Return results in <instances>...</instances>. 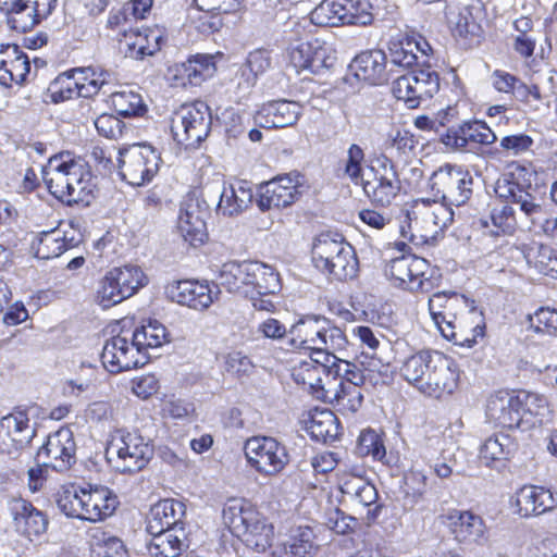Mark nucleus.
<instances>
[{
	"label": "nucleus",
	"instance_id": "1",
	"mask_svg": "<svg viewBox=\"0 0 557 557\" xmlns=\"http://www.w3.org/2000/svg\"><path fill=\"white\" fill-rule=\"evenodd\" d=\"M533 173L523 166L503 174L495 183V194L515 205H520L530 221L529 230L557 238V216L549 213V205L531 178Z\"/></svg>",
	"mask_w": 557,
	"mask_h": 557
},
{
	"label": "nucleus",
	"instance_id": "2",
	"mask_svg": "<svg viewBox=\"0 0 557 557\" xmlns=\"http://www.w3.org/2000/svg\"><path fill=\"white\" fill-rule=\"evenodd\" d=\"M364 150L357 144H351L341 161V177L354 185H360L364 195L376 206L387 207L398 196L401 183L394 162L382 154L371 166L372 178L364 180Z\"/></svg>",
	"mask_w": 557,
	"mask_h": 557
},
{
	"label": "nucleus",
	"instance_id": "3",
	"mask_svg": "<svg viewBox=\"0 0 557 557\" xmlns=\"http://www.w3.org/2000/svg\"><path fill=\"white\" fill-rule=\"evenodd\" d=\"M58 508L71 518L90 522L111 517L117 505L116 495L106 486H63L57 494Z\"/></svg>",
	"mask_w": 557,
	"mask_h": 557
},
{
	"label": "nucleus",
	"instance_id": "4",
	"mask_svg": "<svg viewBox=\"0 0 557 557\" xmlns=\"http://www.w3.org/2000/svg\"><path fill=\"white\" fill-rule=\"evenodd\" d=\"M311 259L314 268L331 281L352 280L359 271L354 247L338 234H319L312 244Z\"/></svg>",
	"mask_w": 557,
	"mask_h": 557
},
{
	"label": "nucleus",
	"instance_id": "5",
	"mask_svg": "<svg viewBox=\"0 0 557 557\" xmlns=\"http://www.w3.org/2000/svg\"><path fill=\"white\" fill-rule=\"evenodd\" d=\"M222 518L230 531L249 548L264 552L272 543L274 529L267 519L243 500H231Z\"/></svg>",
	"mask_w": 557,
	"mask_h": 557
},
{
	"label": "nucleus",
	"instance_id": "6",
	"mask_svg": "<svg viewBox=\"0 0 557 557\" xmlns=\"http://www.w3.org/2000/svg\"><path fill=\"white\" fill-rule=\"evenodd\" d=\"M154 454L150 440L138 433L115 432L109 442L106 456L121 473H137L145 469Z\"/></svg>",
	"mask_w": 557,
	"mask_h": 557
},
{
	"label": "nucleus",
	"instance_id": "7",
	"mask_svg": "<svg viewBox=\"0 0 557 557\" xmlns=\"http://www.w3.org/2000/svg\"><path fill=\"white\" fill-rule=\"evenodd\" d=\"M147 284V276L138 265L113 268L99 282L95 300L103 309L132 297Z\"/></svg>",
	"mask_w": 557,
	"mask_h": 557
},
{
	"label": "nucleus",
	"instance_id": "8",
	"mask_svg": "<svg viewBox=\"0 0 557 557\" xmlns=\"http://www.w3.org/2000/svg\"><path fill=\"white\" fill-rule=\"evenodd\" d=\"M119 173L132 186H143L156 176L160 153L150 145L134 144L119 149Z\"/></svg>",
	"mask_w": 557,
	"mask_h": 557
},
{
	"label": "nucleus",
	"instance_id": "9",
	"mask_svg": "<svg viewBox=\"0 0 557 557\" xmlns=\"http://www.w3.org/2000/svg\"><path fill=\"white\" fill-rule=\"evenodd\" d=\"M210 128V109L202 101L182 106L175 112L171 124L174 139L187 149L197 148L207 138Z\"/></svg>",
	"mask_w": 557,
	"mask_h": 557
},
{
	"label": "nucleus",
	"instance_id": "10",
	"mask_svg": "<svg viewBox=\"0 0 557 557\" xmlns=\"http://www.w3.org/2000/svg\"><path fill=\"white\" fill-rule=\"evenodd\" d=\"M244 453L251 468L264 476H275L289 463L286 447L271 436H252L245 442Z\"/></svg>",
	"mask_w": 557,
	"mask_h": 557
},
{
	"label": "nucleus",
	"instance_id": "11",
	"mask_svg": "<svg viewBox=\"0 0 557 557\" xmlns=\"http://www.w3.org/2000/svg\"><path fill=\"white\" fill-rule=\"evenodd\" d=\"M430 189L436 197L450 205H465L472 195L473 177L459 165L444 164L429 180Z\"/></svg>",
	"mask_w": 557,
	"mask_h": 557
},
{
	"label": "nucleus",
	"instance_id": "12",
	"mask_svg": "<svg viewBox=\"0 0 557 557\" xmlns=\"http://www.w3.org/2000/svg\"><path fill=\"white\" fill-rule=\"evenodd\" d=\"M453 210L445 205L421 199L407 211V219L413 221L414 230L418 232L411 233L410 237L419 238L422 244L428 243L453 222Z\"/></svg>",
	"mask_w": 557,
	"mask_h": 557
},
{
	"label": "nucleus",
	"instance_id": "13",
	"mask_svg": "<svg viewBox=\"0 0 557 557\" xmlns=\"http://www.w3.org/2000/svg\"><path fill=\"white\" fill-rule=\"evenodd\" d=\"M299 174L278 175L258 188L257 206L261 211L283 209L294 205L301 196Z\"/></svg>",
	"mask_w": 557,
	"mask_h": 557
},
{
	"label": "nucleus",
	"instance_id": "14",
	"mask_svg": "<svg viewBox=\"0 0 557 557\" xmlns=\"http://www.w3.org/2000/svg\"><path fill=\"white\" fill-rule=\"evenodd\" d=\"M57 1L0 0V9L8 13V24L12 29L26 33L52 13Z\"/></svg>",
	"mask_w": 557,
	"mask_h": 557
},
{
	"label": "nucleus",
	"instance_id": "15",
	"mask_svg": "<svg viewBox=\"0 0 557 557\" xmlns=\"http://www.w3.org/2000/svg\"><path fill=\"white\" fill-rule=\"evenodd\" d=\"M36 435L26 412L17 411L0 419V453L9 456L20 454Z\"/></svg>",
	"mask_w": 557,
	"mask_h": 557
},
{
	"label": "nucleus",
	"instance_id": "16",
	"mask_svg": "<svg viewBox=\"0 0 557 557\" xmlns=\"http://www.w3.org/2000/svg\"><path fill=\"white\" fill-rule=\"evenodd\" d=\"M429 263L425 259L404 255L392 259L385 267V274L389 278L406 285L411 290L429 292L430 281L425 278V271Z\"/></svg>",
	"mask_w": 557,
	"mask_h": 557
},
{
	"label": "nucleus",
	"instance_id": "17",
	"mask_svg": "<svg viewBox=\"0 0 557 557\" xmlns=\"http://www.w3.org/2000/svg\"><path fill=\"white\" fill-rule=\"evenodd\" d=\"M76 444L73 433L67 428H61L50 434L46 444L37 453L38 459H42L45 467H51L57 471L67 470L75 462Z\"/></svg>",
	"mask_w": 557,
	"mask_h": 557
},
{
	"label": "nucleus",
	"instance_id": "18",
	"mask_svg": "<svg viewBox=\"0 0 557 557\" xmlns=\"http://www.w3.org/2000/svg\"><path fill=\"white\" fill-rule=\"evenodd\" d=\"M440 519L459 543L483 545L487 541L486 525L483 519L472 511L450 509L441 515Z\"/></svg>",
	"mask_w": 557,
	"mask_h": 557
},
{
	"label": "nucleus",
	"instance_id": "19",
	"mask_svg": "<svg viewBox=\"0 0 557 557\" xmlns=\"http://www.w3.org/2000/svg\"><path fill=\"white\" fill-rule=\"evenodd\" d=\"M101 361L111 373L131 370L145 363L144 357H140L137 352L134 342H129L127 336L122 334L106 342L101 352Z\"/></svg>",
	"mask_w": 557,
	"mask_h": 557
},
{
	"label": "nucleus",
	"instance_id": "20",
	"mask_svg": "<svg viewBox=\"0 0 557 557\" xmlns=\"http://www.w3.org/2000/svg\"><path fill=\"white\" fill-rule=\"evenodd\" d=\"M426 375V380L422 383L421 393L441 398L445 395H451L458 386L459 373L456 363L437 352L433 357V362Z\"/></svg>",
	"mask_w": 557,
	"mask_h": 557
},
{
	"label": "nucleus",
	"instance_id": "21",
	"mask_svg": "<svg viewBox=\"0 0 557 557\" xmlns=\"http://www.w3.org/2000/svg\"><path fill=\"white\" fill-rule=\"evenodd\" d=\"M165 292L173 301L195 310L209 308L220 293L216 286L211 288L208 283L194 280L173 282Z\"/></svg>",
	"mask_w": 557,
	"mask_h": 557
},
{
	"label": "nucleus",
	"instance_id": "22",
	"mask_svg": "<svg viewBox=\"0 0 557 557\" xmlns=\"http://www.w3.org/2000/svg\"><path fill=\"white\" fill-rule=\"evenodd\" d=\"M496 140L497 137L490 126L479 120L465 121L457 127H449L445 134H442V143L457 151L467 149L469 143L488 146Z\"/></svg>",
	"mask_w": 557,
	"mask_h": 557
},
{
	"label": "nucleus",
	"instance_id": "23",
	"mask_svg": "<svg viewBox=\"0 0 557 557\" xmlns=\"http://www.w3.org/2000/svg\"><path fill=\"white\" fill-rule=\"evenodd\" d=\"M511 505L520 517L540 516L557 506V495L543 486L523 485L512 496Z\"/></svg>",
	"mask_w": 557,
	"mask_h": 557
},
{
	"label": "nucleus",
	"instance_id": "24",
	"mask_svg": "<svg viewBox=\"0 0 557 557\" xmlns=\"http://www.w3.org/2000/svg\"><path fill=\"white\" fill-rule=\"evenodd\" d=\"M162 32L158 28L129 29L119 39L120 49L126 58L144 60L161 49Z\"/></svg>",
	"mask_w": 557,
	"mask_h": 557
},
{
	"label": "nucleus",
	"instance_id": "25",
	"mask_svg": "<svg viewBox=\"0 0 557 557\" xmlns=\"http://www.w3.org/2000/svg\"><path fill=\"white\" fill-rule=\"evenodd\" d=\"M206 215V209L193 197L186 198L181 203L177 231L185 242L193 246L205 242L207 238Z\"/></svg>",
	"mask_w": 557,
	"mask_h": 557
},
{
	"label": "nucleus",
	"instance_id": "26",
	"mask_svg": "<svg viewBox=\"0 0 557 557\" xmlns=\"http://www.w3.org/2000/svg\"><path fill=\"white\" fill-rule=\"evenodd\" d=\"M486 417L495 425L502 428H521L523 414L519 397L507 392H499L491 396L486 405Z\"/></svg>",
	"mask_w": 557,
	"mask_h": 557
},
{
	"label": "nucleus",
	"instance_id": "27",
	"mask_svg": "<svg viewBox=\"0 0 557 557\" xmlns=\"http://www.w3.org/2000/svg\"><path fill=\"white\" fill-rule=\"evenodd\" d=\"M10 511L13 517L15 530L24 536L32 540L44 534L48 527L46 515L35 508L32 503L26 499H12L10 503Z\"/></svg>",
	"mask_w": 557,
	"mask_h": 557
},
{
	"label": "nucleus",
	"instance_id": "28",
	"mask_svg": "<svg viewBox=\"0 0 557 557\" xmlns=\"http://www.w3.org/2000/svg\"><path fill=\"white\" fill-rule=\"evenodd\" d=\"M297 102L276 100L264 103L255 114V123L263 128H278L294 125L300 115Z\"/></svg>",
	"mask_w": 557,
	"mask_h": 557
},
{
	"label": "nucleus",
	"instance_id": "29",
	"mask_svg": "<svg viewBox=\"0 0 557 557\" xmlns=\"http://www.w3.org/2000/svg\"><path fill=\"white\" fill-rule=\"evenodd\" d=\"M185 516V505L176 499H162L151 506L147 517V532L158 534L161 531L180 529Z\"/></svg>",
	"mask_w": 557,
	"mask_h": 557
},
{
	"label": "nucleus",
	"instance_id": "30",
	"mask_svg": "<svg viewBox=\"0 0 557 557\" xmlns=\"http://www.w3.org/2000/svg\"><path fill=\"white\" fill-rule=\"evenodd\" d=\"M387 57L382 50H368L357 55L351 69L359 81L370 85H381L388 79Z\"/></svg>",
	"mask_w": 557,
	"mask_h": 557
},
{
	"label": "nucleus",
	"instance_id": "31",
	"mask_svg": "<svg viewBox=\"0 0 557 557\" xmlns=\"http://www.w3.org/2000/svg\"><path fill=\"white\" fill-rule=\"evenodd\" d=\"M331 372L326 361L310 356L308 360L300 361L293 368L292 376L296 384L302 385L319 399L320 392L327 389L322 383V375L329 376Z\"/></svg>",
	"mask_w": 557,
	"mask_h": 557
},
{
	"label": "nucleus",
	"instance_id": "32",
	"mask_svg": "<svg viewBox=\"0 0 557 557\" xmlns=\"http://www.w3.org/2000/svg\"><path fill=\"white\" fill-rule=\"evenodd\" d=\"M323 318L307 317L300 319L289 327V346L293 349L311 351L315 356L318 344H321L320 334Z\"/></svg>",
	"mask_w": 557,
	"mask_h": 557
},
{
	"label": "nucleus",
	"instance_id": "33",
	"mask_svg": "<svg viewBox=\"0 0 557 557\" xmlns=\"http://www.w3.org/2000/svg\"><path fill=\"white\" fill-rule=\"evenodd\" d=\"M252 201V189L247 181L225 185L220 196L218 211L234 216L245 211Z\"/></svg>",
	"mask_w": 557,
	"mask_h": 557
},
{
	"label": "nucleus",
	"instance_id": "34",
	"mask_svg": "<svg viewBox=\"0 0 557 557\" xmlns=\"http://www.w3.org/2000/svg\"><path fill=\"white\" fill-rule=\"evenodd\" d=\"M76 245L74 237H67V232L61 226L41 232L33 242L32 248L39 259L59 257L69 248Z\"/></svg>",
	"mask_w": 557,
	"mask_h": 557
},
{
	"label": "nucleus",
	"instance_id": "35",
	"mask_svg": "<svg viewBox=\"0 0 557 557\" xmlns=\"http://www.w3.org/2000/svg\"><path fill=\"white\" fill-rule=\"evenodd\" d=\"M319 399L329 401L333 407L343 416H351L356 413L363 401L361 388L351 386H337L331 387L324 392H320Z\"/></svg>",
	"mask_w": 557,
	"mask_h": 557
},
{
	"label": "nucleus",
	"instance_id": "36",
	"mask_svg": "<svg viewBox=\"0 0 557 557\" xmlns=\"http://www.w3.org/2000/svg\"><path fill=\"white\" fill-rule=\"evenodd\" d=\"M0 55L7 57V69L0 73V84H23L30 71L28 57L16 45L2 46Z\"/></svg>",
	"mask_w": 557,
	"mask_h": 557
},
{
	"label": "nucleus",
	"instance_id": "37",
	"mask_svg": "<svg viewBox=\"0 0 557 557\" xmlns=\"http://www.w3.org/2000/svg\"><path fill=\"white\" fill-rule=\"evenodd\" d=\"M320 339L321 344H318L315 357L335 364V361L339 360L335 354L344 350L348 344L344 331L323 318Z\"/></svg>",
	"mask_w": 557,
	"mask_h": 557
},
{
	"label": "nucleus",
	"instance_id": "38",
	"mask_svg": "<svg viewBox=\"0 0 557 557\" xmlns=\"http://www.w3.org/2000/svg\"><path fill=\"white\" fill-rule=\"evenodd\" d=\"M152 536L148 552L152 557H178L187 547L183 528L161 531Z\"/></svg>",
	"mask_w": 557,
	"mask_h": 557
},
{
	"label": "nucleus",
	"instance_id": "39",
	"mask_svg": "<svg viewBox=\"0 0 557 557\" xmlns=\"http://www.w3.org/2000/svg\"><path fill=\"white\" fill-rule=\"evenodd\" d=\"M72 76L77 78L81 97L90 98L99 91L113 84L114 75L107 70H96L94 67H76L71 70Z\"/></svg>",
	"mask_w": 557,
	"mask_h": 557
},
{
	"label": "nucleus",
	"instance_id": "40",
	"mask_svg": "<svg viewBox=\"0 0 557 557\" xmlns=\"http://www.w3.org/2000/svg\"><path fill=\"white\" fill-rule=\"evenodd\" d=\"M66 182L69 183L70 203L86 200L91 193L90 173L86 166L69 156L65 157Z\"/></svg>",
	"mask_w": 557,
	"mask_h": 557
},
{
	"label": "nucleus",
	"instance_id": "41",
	"mask_svg": "<svg viewBox=\"0 0 557 557\" xmlns=\"http://www.w3.org/2000/svg\"><path fill=\"white\" fill-rule=\"evenodd\" d=\"M435 355L437 351L420 350L407 357L400 367V375L421 392Z\"/></svg>",
	"mask_w": 557,
	"mask_h": 557
},
{
	"label": "nucleus",
	"instance_id": "42",
	"mask_svg": "<svg viewBox=\"0 0 557 557\" xmlns=\"http://www.w3.org/2000/svg\"><path fill=\"white\" fill-rule=\"evenodd\" d=\"M506 201L499 208H494L491 214L493 225L497 228L496 234L511 235L517 228H528L530 221L523 215L520 205Z\"/></svg>",
	"mask_w": 557,
	"mask_h": 557
},
{
	"label": "nucleus",
	"instance_id": "43",
	"mask_svg": "<svg viewBox=\"0 0 557 557\" xmlns=\"http://www.w3.org/2000/svg\"><path fill=\"white\" fill-rule=\"evenodd\" d=\"M215 63L212 55L197 54L186 62L175 65L176 76L184 79L183 84L194 86L200 85L203 81L215 73Z\"/></svg>",
	"mask_w": 557,
	"mask_h": 557
},
{
	"label": "nucleus",
	"instance_id": "44",
	"mask_svg": "<svg viewBox=\"0 0 557 557\" xmlns=\"http://www.w3.org/2000/svg\"><path fill=\"white\" fill-rule=\"evenodd\" d=\"M251 261L226 262L221 267L218 275V282L230 293H242L248 295V282L250 278Z\"/></svg>",
	"mask_w": 557,
	"mask_h": 557
},
{
	"label": "nucleus",
	"instance_id": "45",
	"mask_svg": "<svg viewBox=\"0 0 557 557\" xmlns=\"http://www.w3.org/2000/svg\"><path fill=\"white\" fill-rule=\"evenodd\" d=\"M42 178L49 191L57 199L70 203V185L66 182L64 156H55L49 159L48 165L42 171Z\"/></svg>",
	"mask_w": 557,
	"mask_h": 557
},
{
	"label": "nucleus",
	"instance_id": "46",
	"mask_svg": "<svg viewBox=\"0 0 557 557\" xmlns=\"http://www.w3.org/2000/svg\"><path fill=\"white\" fill-rule=\"evenodd\" d=\"M289 64L297 73H318L324 66V51L314 49L309 42H299L288 50Z\"/></svg>",
	"mask_w": 557,
	"mask_h": 557
},
{
	"label": "nucleus",
	"instance_id": "47",
	"mask_svg": "<svg viewBox=\"0 0 557 557\" xmlns=\"http://www.w3.org/2000/svg\"><path fill=\"white\" fill-rule=\"evenodd\" d=\"M132 339L137 352L143 356L148 352V349L161 347L170 342L165 326L157 320H149L146 324L137 327L133 332Z\"/></svg>",
	"mask_w": 557,
	"mask_h": 557
},
{
	"label": "nucleus",
	"instance_id": "48",
	"mask_svg": "<svg viewBox=\"0 0 557 557\" xmlns=\"http://www.w3.org/2000/svg\"><path fill=\"white\" fill-rule=\"evenodd\" d=\"M446 20L455 37L467 39L475 36L480 30V26L474 21L469 7L447 5Z\"/></svg>",
	"mask_w": 557,
	"mask_h": 557
},
{
	"label": "nucleus",
	"instance_id": "49",
	"mask_svg": "<svg viewBox=\"0 0 557 557\" xmlns=\"http://www.w3.org/2000/svg\"><path fill=\"white\" fill-rule=\"evenodd\" d=\"M248 289L249 293L276 294L281 289L278 274L268 264L251 261Z\"/></svg>",
	"mask_w": 557,
	"mask_h": 557
},
{
	"label": "nucleus",
	"instance_id": "50",
	"mask_svg": "<svg viewBox=\"0 0 557 557\" xmlns=\"http://www.w3.org/2000/svg\"><path fill=\"white\" fill-rule=\"evenodd\" d=\"M521 401L523 423L528 425L542 424L549 419V408L545 397L529 392L517 394Z\"/></svg>",
	"mask_w": 557,
	"mask_h": 557
},
{
	"label": "nucleus",
	"instance_id": "51",
	"mask_svg": "<svg viewBox=\"0 0 557 557\" xmlns=\"http://www.w3.org/2000/svg\"><path fill=\"white\" fill-rule=\"evenodd\" d=\"M516 449L511 437L497 433L485 440L480 449V458L488 466L493 461L505 460Z\"/></svg>",
	"mask_w": 557,
	"mask_h": 557
},
{
	"label": "nucleus",
	"instance_id": "52",
	"mask_svg": "<svg viewBox=\"0 0 557 557\" xmlns=\"http://www.w3.org/2000/svg\"><path fill=\"white\" fill-rule=\"evenodd\" d=\"M310 20L318 26L345 24L344 0H322L310 13Z\"/></svg>",
	"mask_w": 557,
	"mask_h": 557
},
{
	"label": "nucleus",
	"instance_id": "53",
	"mask_svg": "<svg viewBox=\"0 0 557 557\" xmlns=\"http://www.w3.org/2000/svg\"><path fill=\"white\" fill-rule=\"evenodd\" d=\"M295 557H314L319 549L317 535L310 527H299L285 543Z\"/></svg>",
	"mask_w": 557,
	"mask_h": 557
},
{
	"label": "nucleus",
	"instance_id": "54",
	"mask_svg": "<svg viewBox=\"0 0 557 557\" xmlns=\"http://www.w3.org/2000/svg\"><path fill=\"white\" fill-rule=\"evenodd\" d=\"M111 104L122 116H141L147 111L141 96L131 89L111 92Z\"/></svg>",
	"mask_w": 557,
	"mask_h": 557
},
{
	"label": "nucleus",
	"instance_id": "55",
	"mask_svg": "<svg viewBox=\"0 0 557 557\" xmlns=\"http://www.w3.org/2000/svg\"><path fill=\"white\" fill-rule=\"evenodd\" d=\"M417 47L413 36L391 40L388 44L389 63L393 66L410 69L418 61V57L414 52V48Z\"/></svg>",
	"mask_w": 557,
	"mask_h": 557
},
{
	"label": "nucleus",
	"instance_id": "56",
	"mask_svg": "<svg viewBox=\"0 0 557 557\" xmlns=\"http://www.w3.org/2000/svg\"><path fill=\"white\" fill-rule=\"evenodd\" d=\"M342 492L363 506H370L377 499V491L373 484L361 476H350L344 480Z\"/></svg>",
	"mask_w": 557,
	"mask_h": 557
},
{
	"label": "nucleus",
	"instance_id": "57",
	"mask_svg": "<svg viewBox=\"0 0 557 557\" xmlns=\"http://www.w3.org/2000/svg\"><path fill=\"white\" fill-rule=\"evenodd\" d=\"M410 75L420 102L432 98L438 91L440 76L430 66L410 71Z\"/></svg>",
	"mask_w": 557,
	"mask_h": 557
},
{
	"label": "nucleus",
	"instance_id": "58",
	"mask_svg": "<svg viewBox=\"0 0 557 557\" xmlns=\"http://www.w3.org/2000/svg\"><path fill=\"white\" fill-rule=\"evenodd\" d=\"M49 90L51 92V100L54 103L81 97L78 81L72 76L71 70L60 74L50 84Z\"/></svg>",
	"mask_w": 557,
	"mask_h": 557
},
{
	"label": "nucleus",
	"instance_id": "59",
	"mask_svg": "<svg viewBox=\"0 0 557 557\" xmlns=\"http://www.w3.org/2000/svg\"><path fill=\"white\" fill-rule=\"evenodd\" d=\"M345 24L369 25L373 21L374 5L371 0H344Z\"/></svg>",
	"mask_w": 557,
	"mask_h": 557
},
{
	"label": "nucleus",
	"instance_id": "60",
	"mask_svg": "<svg viewBox=\"0 0 557 557\" xmlns=\"http://www.w3.org/2000/svg\"><path fill=\"white\" fill-rule=\"evenodd\" d=\"M310 430L311 434L318 440L327 441L329 438H334L338 433L336 417L331 411H322L314 414L311 418Z\"/></svg>",
	"mask_w": 557,
	"mask_h": 557
},
{
	"label": "nucleus",
	"instance_id": "61",
	"mask_svg": "<svg viewBox=\"0 0 557 557\" xmlns=\"http://www.w3.org/2000/svg\"><path fill=\"white\" fill-rule=\"evenodd\" d=\"M392 92L397 100L404 101L411 109L417 108L420 104L410 72L400 75L393 82Z\"/></svg>",
	"mask_w": 557,
	"mask_h": 557
},
{
	"label": "nucleus",
	"instance_id": "62",
	"mask_svg": "<svg viewBox=\"0 0 557 557\" xmlns=\"http://www.w3.org/2000/svg\"><path fill=\"white\" fill-rule=\"evenodd\" d=\"M530 327L539 334L555 335L557 332V311L540 308L529 315Z\"/></svg>",
	"mask_w": 557,
	"mask_h": 557
},
{
	"label": "nucleus",
	"instance_id": "63",
	"mask_svg": "<svg viewBox=\"0 0 557 557\" xmlns=\"http://www.w3.org/2000/svg\"><path fill=\"white\" fill-rule=\"evenodd\" d=\"M245 66L249 70L252 75L248 78L249 85H253L259 75L264 74L272 67V55L267 49H256L251 51L247 59Z\"/></svg>",
	"mask_w": 557,
	"mask_h": 557
},
{
	"label": "nucleus",
	"instance_id": "64",
	"mask_svg": "<svg viewBox=\"0 0 557 557\" xmlns=\"http://www.w3.org/2000/svg\"><path fill=\"white\" fill-rule=\"evenodd\" d=\"M224 370L232 375L248 374L253 364L250 358L242 351H231L222 356Z\"/></svg>",
	"mask_w": 557,
	"mask_h": 557
}]
</instances>
